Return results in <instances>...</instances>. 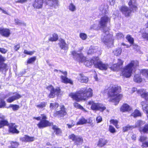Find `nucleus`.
I'll list each match as a JSON object with an SVG mask.
<instances>
[{"label": "nucleus", "instance_id": "8fccbe9b", "mask_svg": "<svg viewBox=\"0 0 148 148\" xmlns=\"http://www.w3.org/2000/svg\"><path fill=\"white\" fill-rule=\"evenodd\" d=\"M10 107H12L13 110H17L19 108V106L17 105L10 104L9 106Z\"/></svg>", "mask_w": 148, "mask_h": 148}, {"label": "nucleus", "instance_id": "4468645a", "mask_svg": "<svg viewBox=\"0 0 148 148\" xmlns=\"http://www.w3.org/2000/svg\"><path fill=\"white\" fill-rule=\"evenodd\" d=\"M77 79L78 81L81 83H86L88 80V78L82 73H80L78 75Z\"/></svg>", "mask_w": 148, "mask_h": 148}, {"label": "nucleus", "instance_id": "0eeeda50", "mask_svg": "<svg viewBox=\"0 0 148 148\" xmlns=\"http://www.w3.org/2000/svg\"><path fill=\"white\" fill-rule=\"evenodd\" d=\"M47 117L45 114H42V119L40 122L37 124V125L40 128H43L47 126H50L52 125V123H51L47 120Z\"/></svg>", "mask_w": 148, "mask_h": 148}, {"label": "nucleus", "instance_id": "bb28decb", "mask_svg": "<svg viewBox=\"0 0 148 148\" xmlns=\"http://www.w3.org/2000/svg\"><path fill=\"white\" fill-rule=\"evenodd\" d=\"M145 122L143 121H142L140 120H138L135 123L134 125H133L134 127V128L136 127H140L144 125L145 124Z\"/></svg>", "mask_w": 148, "mask_h": 148}, {"label": "nucleus", "instance_id": "39448f33", "mask_svg": "<svg viewBox=\"0 0 148 148\" xmlns=\"http://www.w3.org/2000/svg\"><path fill=\"white\" fill-rule=\"evenodd\" d=\"M103 30V32L101 37L102 41L106 45L112 43L113 41L112 35L110 34L108 31H105L104 29Z\"/></svg>", "mask_w": 148, "mask_h": 148}, {"label": "nucleus", "instance_id": "69168bd1", "mask_svg": "<svg viewBox=\"0 0 148 148\" xmlns=\"http://www.w3.org/2000/svg\"><path fill=\"white\" fill-rule=\"evenodd\" d=\"M96 120L97 123L100 122L102 120L101 117L100 116H98L97 117Z\"/></svg>", "mask_w": 148, "mask_h": 148}, {"label": "nucleus", "instance_id": "4d7b16f0", "mask_svg": "<svg viewBox=\"0 0 148 148\" xmlns=\"http://www.w3.org/2000/svg\"><path fill=\"white\" fill-rule=\"evenodd\" d=\"M109 130L112 133H114L116 132V130L114 127L111 125L109 126Z\"/></svg>", "mask_w": 148, "mask_h": 148}, {"label": "nucleus", "instance_id": "f3484780", "mask_svg": "<svg viewBox=\"0 0 148 148\" xmlns=\"http://www.w3.org/2000/svg\"><path fill=\"white\" fill-rule=\"evenodd\" d=\"M108 6L107 4L102 5L99 7L100 14H105L108 13Z\"/></svg>", "mask_w": 148, "mask_h": 148}, {"label": "nucleus", "instance_id": "72a5a7b5", "mask_svg": "<svg viewBox=\"0 0 148 148\" xmlns=\"http://www.w3.org/2000/svg\"><path fill=\"white\" fill-rule=\"evenodd\" d=\"M58 39V36L56 34L54 33L49 38V40L51 41H56Z\"/></svg>", "mask_w": 148, "mask_h": 148}, {"label": "nucleus", "instance_id": "e2e57ef3", "mask_svg": "<svg viewBox=\"0 0 148 148\" xmlns=\"http://www.w3.org/2000/svg\"><path fill=\"white\" fill-rule=\"evenodd\" d=\"M8 51V50L3 48H0V52L2 53L5 54Z\"/></svg>", "mask_w": 148, "mask_h": 148}, {"label": "nucleus", "instance_id": "a18cd8bd", "mask_svg": "<svg viewBox=\"0 0 148 148\" xmlns=\"http://www.w3.org/2000/svg\"><path fill=\"white\" fill-rule=\"evenodd\" d=\"M36 59V57L34 56L29 59L27 61V63L28 64H30L34 62Z\"/></svg>", "mask_w": 148, "mask_h": 148}, {"label": "nucleus", "instance_id": "ea45409f", "mask_svg": "<svg viewBox=\"0 0 148 148\" xmlns=\"http://www.w3.org/2000/svg\"><path fill=\"white\" fill-rule=\"evenodd\" d=\"M122 49L119 48H117L114 51V54L117 56H119L121 53Z\"/></svg>", "mask_w": 148, "mask_h": 148}, {"label": "nucleus", "instance_id": "a878e982", "mask_svg": "<svg viewBox=\"0 0 148 148\" xmlns=\"http://www.w3.org/2000/svg\"><path fill=\"white\" fill-rule=\"evenodd\" d=\"M47 3L50 6H53L55 8H56L58 6V1L57 0H49Z\"/></svg>", "mask_w": 148, "mask_h": 148}, {"label": "nucleus", "instance_id": "1a4fd4ad", "mask_svg": "<svg viewBox=\"0 0 148 148\" xmlns=\"http://www.w3.org/2000/svg\"><path fill=\"white\" fill-rule=\"evenodd\" d=\"M10 96L7 100V101L8 103H11L15 100L19 99L21 97V95L18 93L15 92L14 93H8L6 96L8 97Z\"/></svg>", "mask_w": 148, "mask_h": 148}, {"label": "nucleus", "instance_id": "6ab92c4d", "mask_svg": "<svg viewBox=\"0 0 148 148\" xmlns=\"http://www.w3.org/2000/svg\"><path fill=\"white\" fill-rule=\"evenodd\" d=\"M43 0H35L33 4L34 8H40L42 7Z\"/></svg>", "mask_w": 148, "mask_h": 148}, {"label": "nucleus", "instance_id": "423d86ee", "mask_svg": "<svg viewBox=\"0 0 148 148\" xmlns=\"http://www.w3.org/2000/svg\"><path fill=\"white\" fill-rule=\"evenodd\" d=\"M47 89L50 91V93L48 95L49 98H53L55 95L58 96L61 92V90L59 87L55 89L53 86L50 85L47 87Z\"/></svg>", "mask_w": 148, "mask_h": 148}, {"label": "nucleus", "instance_id": "5701e85b", "mask_svg": "<svg viewBox=\"0 0 148 148\" xmlns=\"http://www.w3.org/2000/svg\"><path fill=\"white\" fill-rule=\"evenodd\" d=\"M132 109V108L126 104H124L123 105L120 109V111L122 112H128Z\"/></svg>", "mask_w": 148, "mask_h": 148}, {"label": "nucleus", "instance_id": "dca6fc26", "mask_svg": "<svg viewBox=\"0 0 148 148\" xmlns=\"http://www.w3.org/2000/svg\"><path fill=\"white\" fill-rule=\"evenodd\" d=\"M131 9H129L126 6H123L121 8V10L125 16H128L130 15L132 11H133Z\"/></svg>", "mask_w": 148, "mask_h": 148}, {"label": "nucleus", "instance_id": "4be33fe9", "mask_svg": "<svg viewBox=\"0 0 148 148\" xmlns=\"http://www.w3.org/2000/svg\"><path fill=\"white\" fill-rule=\"evenodd\" d=\"M136 0H130L128 3V5L131 9L134 11L137 10Z\"/></svg>", "mask_w": 148, "mask_h": 148}, {"label": "nucleus", "instance_id": "e433bc0d", "mask_svg": "<svg viewBox=\"0 0 148 148\" xmlns=\"http://www.w3.org/2000/svg\"><path fill=\"white\" fill-rule=\"evenodd\" d=\"M11 146L9 147V148H17L19 145L18 143L16 141H11L10 142Z\"/></svg>", "mask_w": 148, "mask_h": 148}, {"label": "nucleus", "instance_id": "f704fd0d", "mask_svg": "<svg viewBox=\"0 0 148 148\" xmlns=\"http://www.w3.org/2000/svg\"><path fill=\"white\" fill-rule=\"evenodd\" d=\"M141 113L140 111L137 110H136L133 113H132L131 116H133L134 118H136L138 116H141Z\"/></svg>", "mask_w": 148, "mask_h": 148}, {"label": "nucleus", "instance_id": "a211bd4d", "mask_svg": "<svg viewBox=\"0 0 148 148\" xmlns=\"http://www.w3.org/2000/svg\"><path fill=\"white\" fill-rule=\"evenodd\" d=\"M137 92L140 94L142 97L144 98L146 100H148V92L142 89L138 90Z\"/></svg>", "mask_w": 148, "mask_h": 148}, {"label": "nucleus", "instance_id": "680f3d73", "mask_svg": "<svg viewBox=\"0 0 148 148\" xmlns=\"http://www.w3.org/2000/svg\"><path fill=\"white\" fill-rule=\"evenodd\" d=\"M141 73L143 75L148 76V70H143L142 71Z\"/></svg>", "mask_w": 148, "mask_h": 148}, {"label": "nucleus", "instance_id": "2f4dec72", "mask_svg": "<svg viewBox=\"0 0 148 148\" xmlns=\"http://www.w3.org/2000/svg\"><path fill=\"white\" fill-rule=\"evenodd\" d=\"M139 131L144 133H148V124L145 125L143 127H140Z\"/></svg>", "mask_w": 148, "mask_h": 148}, {"label": "nucleus", "instance_id": "4c0bfd02", "mask_svg": "<svg viewBox=\"0 0 148 148\" xmlns=\"http://www.w3.org/2000/svg\"><path fill=\"white\" fill-rule=\"evenodd\" d=\"M52 128L54 130L56 135H59L61 133V131L56 126H53Z\"/></svg>", "mask_w": 148, "mask_h": 148}, {"label": "nucleus", "instance_id": "c9c22d12", "mask_svg": "<svg viewBox=\"0 0 148 148\" xmlns=\"http://www.w3.org/2000/svg\"><path fill=\"white\" fill-rule=\"evenodd\" d=\"M69 10L72 12H73L76 10V6L73 3H70L68 7Z\"/></svg>", "mask_w": 148, "mask_h": 148}, {"label": "nucleus", "instance_id": "6e6552de", "mask_svg": "<svg viewBox=\"0 0 148 148\" xmlns=\"http://www.w3.org/2000/svg\"><path fill=\"white\" fill-rule=\"evenodd\" d=\"M87 104L91 106V108L93 110H100L103 111L106 109V107L102 104L95 103L93 101L88 102Z\"/></svg>", "mask_w": 148, "mask_h": 148}, {"label": "nucleus", "instance_id": "a19ab883", "mask_svg": "<svg viewBox=\"0 0 148 148\" xmlns=\"http://www.w3.org/2000/svg\"><path fill=\"white\" fill-rule=\"evenodd\" d=\"M133 129H134V127L133 125L130 126L129 125H127L123 128V132H125L129 130H132Z\"/></svg>", "mask_w": 148, "mask_h": 148}, {"label": "nucleus", "instance_id": "7ed1b4c3", "mask_svg": "<svg viewBox=\"0 0 148 148\" xmlns=\"http://www.w3.org/2000/svg\"><path fill=\"white\" fill-rule=\"evenodd\" d=\"M138 64V62L137 61H131L122 69L121 75L126 78L130 77L132 75L133 70L136 69Z\"/></svg>", "mask_w": 148, "mask_h": 148}, {"label": "nucleus", "instance_id": "2eb2a0df", "mask_svg": "<svg viewBox=\"0 0 148 148\" xmlns=\"http://www.w3.org/2000/svg\"><path fill=\"white\" fill-rule=\"evenodd\" d=\"M0 34L5 37H8L10 34V32L8 28H0Z\"/></svg>", "mask_w": 148, "mask_h": 148}, {"label": "nucleus", "instance_id": "bf43d9fd", "mask_svg": "<svg viewBox=\"0 0 148 148\" xmlns=\"http://www.w3.org/2000/svg\"><path fill=\"white\" fill-rule=\"evenodd\" d=\"M142 36L143 38L148 40V33L146 32L143 33L142 34Z\"/></svg>", "mask_w": 148, "mask_h": 148}, {"label": "nucleus", "instance_id": "3c124183", "mask_svg": "<svg viewBox=\"0 0 148 148\" xmlns=\"http://www.w3.org/2000/svg\"><path fill=\"white\" fill-rule=\"evenodd\" d=\"M58 106V104L57 103H51L50 108L51 109H54L57 108Z\"/></svg>", "mask_w": 148, "mask_h": 148}, {"label": "nucleus", "instance_id": "603ef678", "mask_svg": "<svg viewBox=\"0 0 148 148\" xmlns=\"http://www.w3.org/2000/svg\"><path fill=\"white\" fill-rule=\"evenodd\" d=\"M7 65L1 62L0 63V70H3L6 68Z\"/></svg>", "mask_w": 148, "mask_h": 148}, {"label": "nucleus", "instance_id": "052dcab7", "mask_svg": "<svg viewBox=\"0 0 148 148\" xmlns=\"http://www.w3.org/2000/svg\"><path fill=\"white\" fill-rule=\"evenodd\" d=\"M116 37L118 39H121L123 38L124 35L122 33H119L116 34Z\"/></svg>", "mask_w": 148, "mask_h": 148}, {"label": "nucleus", "instance_id": "7c9ffc66", "mask_svg": "<svg viewBox=\"0 0 148 148\" xmlns=\"http://www.w3.org/2000/svg\"><path fill=\"white\" fill-rule=\"evenodd\" d=\"M107 143L106 140L103 138H100L99 139L97 145L99 147H101L104 146Z\"/></svg>", "mask_w": 148, "mask_h": 148}, {"label": "nucleus", "instance_id": "13d9d810", "mask_svg": "<svg viewBox=\"0 0 148 148\" xmlns=\"http://www.w3.org/2000/svg\"><path fill=\"white\" fill-rule=\"evenodd\" d=\"M147 137L144 136H142L140 137L139 140L141 142H143L147 139Z\"/></svg>", "mask_w": 148, "mask_h": 148}, {"label": "nucleus", "instance_id": "f8f14e48", "mask_svg": "<svg viewBox=\"0 0 148 148\" xmlns=\"http://www.w3.org/2000/svg\"><path fill=\"white\" fill-rule=\"evenodd\" d=\"M92 120L90 119L88 120L85 119L84 117H82L79 120V121L77 123L76 125H83L86 123H89L90 125L93 126Z\"/></svg>", "mask_w": 148, "mask_h": 148}, {"label": "nucleus", "instance_id": "774afa93", "mask_svg": "<svg viewBox=\"0 0 148 148\" xmlns=\"http://www.w3.org/2000/svg\"><path fill=\"white\" fill-rule=\"evenodd\" d=\"M5 103L4 101H1L0 104V108H2L3 107L5 106Z\"/></svg>", "mask_w": 148, "mask_h": 148}, {"label": "nucleus", "instance_id": "aec40b11", "mask_svg": "<svg viewBox=\"0 0 148 148\" xmlns=\"http://www.w3.org/2000/svg\"><path fill=\"white\" fill-rule=\"evenodd\" d=\"M16 126L14 123H11L10 124L9 126V131L13 133H18L19 132L16 129Z\"/></svg>", "mask_w": 148, "mask_h": 148}, {"label": "nucleus", "instance_id": "58836bf2", "mask_svg": "<svg viewBox=\"0 0 148 148\" xmlns=\"http://www.w3.org/2000/svg\"><path fill=\"white\" fill-rule=\"evenodd\" d=\"M47 103L45 102H42L36 105L37 108H42L46 106Z\"/></svg>", "mask_w": 148, "mask_h": 148}, {"label": "nucleus", "instance_id": "49530a36", "mask_svg": "<svg viewBox=\"0 0 148 148\" xmlns=\"http://www.w3.org/2000/svg\"><path fill=\"white\" fill-rule=\"evenodd\" d=\"M126 39L131 44L134 43V39L132 38L130 35H127L126 37Z\"/></svg>", "mask_w": 148, "mask_h": 148}, {"label": "nucleus", "instance_id": "6e6d98bb", "mask_svg": "<svg viewBox=\"0 0 148 148\" xmlns=\"http://www.w3.org/2000/svg\"><path fill=\"white\" fill-rule=\"evenodd\" d=\"M117 61V62L116 64L118 66H119L120 68V66L123 64V61L121 59H118Z\"/></svg>", "mask_w": 148, "mask_h": 148}, {"label": "nucleus", "instance_id": "5fc2aeb1", "mask_svg": "<svg viewBox=\"0 0 148 148\" xmlns=\"http://www.w3.org/2000/svg\"><path fill=\"white\" fill-rule=\"evenodd\" d=\"M35 52V51H28L26 50H24V53L29 55H32Z\"/></svg>", "mask_w": 148, "mask_h": 148}, {"label": "nucleus", "instance_id": "864d4df0", "mask_svg": "<svg viewBox=\"0 0 148 148\" xmlns=\"http://www.w3.org/2000/svg\"><path fill=\"white\" fill-rule=\"evenodd\" d=\"M77 136H75L74 134H72L69 136V139L72 140V141H75L76 138H77L76 137H77Z\"/></svg>", "mask_w": 148, "mask_h": 148}, {"label": "nucleus", "instance_id": "ddd939ff", "mask_svg": "<svg viewBox=\"0 0 148 148\" xmlns=\"http://www.w3.org/2000/svg\"><path fill=\"white\" fill-rule=\"evenodd\" d=\"M60 71L61 72L62 74H63L64 76L62 75L61 76V78L62 80V82L65 83H69L71 84H72L73 82L70 79L68 78L67 77V73L66 71L62 72L61 71Z\"/></svg>", "mask_w": 148, "mask_h": 148}, {"label": "nucleus", "instance_id": "b1692460", "mask_svg": "<svg viewBox=\"0 0 148 148\" xmlns=\"http://www.w3.org/2000/svg\"><path fill=\"white\" fill-rule=\"evenodd\" d=\"M141 104L143 110L146 113L147 116L148 117V104L147 102L146 101H143L141 102Z\"/></svg>", "mask_w": 148, "mask_h": 148}, {"label": "nucleus", "instance_id": "c85d7f7f", "mask_svg": "<svg viewBox=\"0 0 148 148\" xmlns=\"http://www.w3.org/2000/svg\"><path fill=\"white\" fill-rule=\"evenodd\" d=\"M98 49L97 47L91 46L90 48L87 53L88 54H91L94 53H96L98 51Z\"/></svg>", "mask_w": 148, "mask_h": 148}, {"label": "nucleus", "instance_id": "de8ad7c7", "mask_svg": "<svg viewBox=\"0 0 148 148\" xmlns=\"http://www.w3.org/2000/svg\"><path fill=\"white\" fill-rule=\"evenodd\" d=\"M110 122L115 125L116 128H118L119 127L118 125V121L117 120L114 119L110 121Z\"/></svg>", "mask_w": 148, "mask_h": 148}, {"label": "nucleus", "instance_id": "79ce46f5", "mask_svg": "<svg viewBox=\"0 0 148 148\" xmlns=\"http://www.w3.org/2000/svg\"><path fill=\"white\" fill-rule=\"evenodd\" d=\"M111 69L113 71H116L119 70L120 68L119 66L115 64H114L113 65L111 66L110 67Z\"/></svg>", "mask_w": 148, "mask_h": 148}, {"label": "nucleus", "instance_id": "412c9836", "mask_svg": "<svg viewBox=\"0 0 148 148\" xmlns=\"http://www.w3.org/2000/svg\"><path fill=\"white\" fill-rule=\"evenodd\" d=\"M66 114L65 108L63 106H62L61 107V110L60 111H57L54 113V115H58L60 117L66 115Z\"/></svg>", "mask_w": 148, "mask_h": 148}, {"label": "nucleus", "instance_id": "9d476101", "mask_svg": "<svg viewBox=\"0 0 148 148\" xmlns=\"http://www.w3.org/2000/svg\"><path fill=\"white\" fill-rule=\"evenodd\" d=\"M95 67L102 70H106L108 67V65L107 64L103 63L99 60L98 58L96 59V61L95 62Z\"/></svg>", "mask_w": 148, "mask_h": 148}, {"label": "nucleus", "instance_id": "cd10ccee", "mask_svg": "<svg viewBox=\"0 0 148 148\" xmlns=\"http://www.w3.org/2000/svg\"><path fill=\"white\" fill-rule=\"evenodd\" d=\"M21 139L23 141L31 142L33 141L34 140V138L33 137H30L25 135Z\"/></svg>", "mask_w": 148, "mask_h": 148}, {"label": "nucleus", "instance_id": "f257e3e1", "mask_svg": "<svg viewBox=\"0 0 148 148\" xmlns=\"http://www.w3.org/2000/svg\"><path fill=\"white\" fill-rule=\"evenodd\" d=\"M92 90L90 88H83L75 93H71L69 96L77 101L85 100L92 96Z\"/></svg>", "mask_w": 148, "mask_h": 148}, {"label": "nucleus", "instance_id": "37998d69", "mask_svg": "<svg viewBox=\"0 0 148 148\" xmlns=\"http://www.w3.org/2000/svg\"><path fill=\"white\" fill-rule=\"evenodd\" d=\"M8 121L6 120H3L0 121V128L3 127L5 125H8Z\"/></svg>", "mask_w": 148, "mask_h": 148}, {"label": "nucleus", "instance_id": "20e7f679", "mask_svg": "<svg viewBox=\"0 0 148 148\" xmlns=\"http://www.w3.org/2000/svg\"><path fill=\"white\" fill-rule=\"evenodd\" d=\"M72 54L74 58H75L77 60L80 62H84V64L86 66L90 67L93 64L95 65V61H96V60H94L92 59L84 61L86 60V58L83 56L82 54L78 53L75 51H73Z\"/></svg>", "mask_w": 148, "mask_h": 148}, {"label": "nucleus", "instance_id": "c756f323", "mask_svg": "<svg viewBox=\"0 0 148 148\" xmlns=\"http://www.w3.org/2000/svg\"><path fill=\"white\" fill-rule=\"evenodd\" d=\"M75 141V144L77 145H80L82 144L83 140L82 138L79 136H77Z\"/></svg>", "mask_w": 148, "mask_h": 148}, {"label": "nucleus", "instance_id": "338daca9", "mask_svg": "<svg viewBox=\"0 0 148 148\" xmlns=\"http://www.w3.org/2000/svg\"><path fill=\"white\" fill-rule=\"evenodd\" d=\"M27 0H18L16 1V3H23L27 2Z\"/></svg>", "mask_w": 148, "mask_h": 148}, {"label": "nucleus", "instance_id": "f03ea898", "mask_svg": "<svg viewBox=\"0 0 148 148\" xmlns=\"http://www.w3.org/2000/svg\"><path fill=\"white\" fill-rule=\"evenodd\" d=\"M121 90V87L117 85L110 86L108 94V100L109 101L119 103L122 97V95L119 94Z\"/></svg>", "mask_w": 148, "mask_h": 148}, {"label": "nucleus", "instance_id": "09e8293b", "mask_svg": "<svg viewBox=\"0 0 148 148\" xmlns=\"http://www.w3.org/2000/svg\"><path fill=\"white\" fill-rule=\"evenodd\" d=\"M74 106V107L77 108H78L79 109H80L83 110H85L84 108L83 107L79 105V104L77 103H75L73 104Z\"/></svg>", "mask_w": 148, "mask_h": 148}, {"label": "nucleus", "instance_id": "393cba45", "mask_svg": "<svg viewBox=\"0 0 148 148\" xmlns=\"http://www.w3.org/2000/svg\"><path fill=\"white\" fill-rule=\"evenodd\" d=\"M59 44L61 49L65 50L68 48L67 45L65 43L64 40L63 39H61L60 40V42L59 43Z\"/></svg>", "mask_w": 148, "mask_h": 148}, {"label": "nucleus", "instance_id": "c03bdc74", "mask_svg": "<svg viewBox=\"0 0 148 148\" xmlns=\"http://www.w3.org/2000/svg\"><path fill=\"white\" fill-rule=\"evenodd\" d=\"M80 38L82 40H86L87 38V35L84 33H81L79 34Z\"/></svg>", "mask_w": 148, "mask_h": 148}, {"label": "nucleus", "instance_id": "0e129e2a", "mask_svg": "<svg viewBox=\"0 0 148 148\" xmlns=\"http://www.w3.org/2000/svg\"><path fill=\"white\" fill-rule=\"evenodd\" d=\"M142 146L143 147H148V141L143 143Z\"/></svg>", "mask_w": 148, "mask_h": 148}, {"label": "nucleus", "instance_id": "9b49d317", "mask_svg": "<svg viewBox=\"0 0 148 148\" xmlns=\"http://www.w3.org/2000/svg\"><path fill=\"white\" fill-rule=\"evenodd\" d=\"M110 18L106 15L102 17L99 21L100 27L102 28L106 27L108 23L110 22Z\"/></svg>", "mask_w": 148, "mask_h": 148}, {"label": "nucleus", "instance_id": "473e14b6", "mask_svg": "<svg viewBox=\"0 0 148 148\" xmlns=\"http://www.w3.org/2000/svg\"><path fill=\"white\" fill-rule=\"evenodd\" d=\"M134 80L135 82L140 83L142 82V79L139 75L136 74L134 76Z\"/></svg>", "mask_w": 148, "mask_h": 148}]
</instances>
